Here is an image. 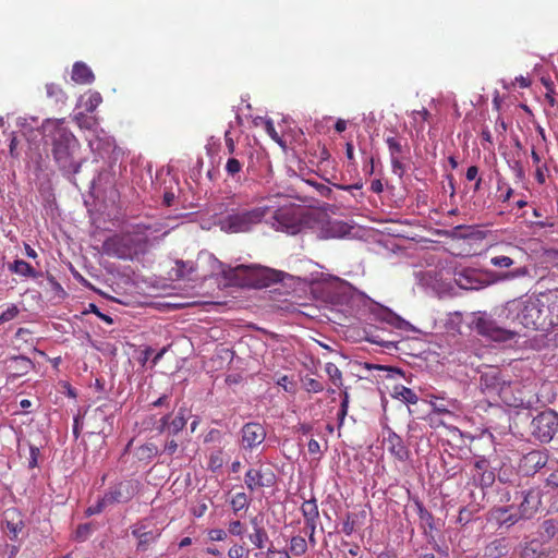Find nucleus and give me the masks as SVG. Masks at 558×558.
Here are the masks:
<instances>
[{
    "label": "nucleus",
    "mask_w": 558,
    "mask_h": 558,
    "mask_svg": "<svg viewBox=\"0 0 558 558\" xmlns=\"http://www.w3.org/2000/svg\"><path fill=\"white\" fill-rule=\"evenodd\" d=\"M452 250H447V252L452 255V256H456V257H461V258H464V257H471L472 255H475L476 252H472L471 247L470 246L469 248H461V246H451Z\"/></svg>",
    "instance_id": "54"
},
{
    "label": "nucleus",
    "mask_w": 558,
    "mask_h": 558,
    "mask_svg": "<svg viewBox=\"0 0 558 558\" xmlns=\"http://www.w3.org/2000/svg\"><path fill=\"white\" fill-rule=\"evenodd\" d=\"M272 480H274L272 473L270 474V477L267 478L266 482H264V475L262 474L260 471L250 469L245 474L244 482H245L246 487L251 492H254L258 487L270 486L274 483Z\"/></svg>",
    "instance_id": "21"
},
{
    "label": "nucleus",
    "mask_w": 558,
    "mask_h": 558,
    "mask_svg": "<svg viewBox=\"0 0 558 558\" xmlns=\"http://www.w3.org/2000/svg\"><path fill=\"white\" fill-rule=\"evenodd\" d=\"M186 410L181 408L177 415L170 420L169 424V434L170 435H177L180 433L186 425V416H185Z\"/></svg>",
    "instance_id": "31"
},
{
    "label": "nucleus",
    "mask_w": 558,
    "mask_h": 558,
    "mask_svg": "<svg viewBox=\"0 0 558 558\" xmlns=\"http://www.w3.org/2000/svg\"><path fill=\"white\" fill-rule=\"evenodd\" d=\"M558 533L557 524L554 520H545L542 523V537L546 539H551Z\"/></svg>",
    "instance_id": "44"
},
{
    "label": "nucleus",
    "mask_w": 558,
    "mask_h": 558,
    "mask_svg": "<svg viewBox=\"0 0 558 558\" xmlns=\"http://www.w3.org/2000/svg\"><path fill=\"white\" fill-rule=\"evenodd\" d=\"M351 227H349L345 222L342 221H331L328 223L325 232L330 238H343L349 234Z\"/></svg>",
    "instance_id": "29"
},
{
    "label": "nucleus",
    "mask_w": 558,
    "mask_h": 558,
    "mask_svg": "<svg viewBox=\"0 0 558 558\" xmlns=\"http://www.w3.org/2000/svg\"><path fill=\"white\" fill-rule=\"evenodd\" d=\"M89 313L96 314L101 320H104L105 323H107L109 325L113 324L112 317L100 312L99 308L97 307V305L94 303H89L88 307L83 311L84 315L89 314Z\"/></svg>",
    "instance_id": "52"
},
{
    "label": "nucleus",
    "mask_w": 558,
    "mask_h": 558,
    "mask_svg": "<svg viewBox=\"0 0 558 558\" xmlns=\"http://www.w3.org/2000/svg\"><path fill=\"white\" fill-rule=\"evenodd\" d=\"M531 435L542 444H548L558 433V413L553 409H546L533 416Z\"/></svg>",
    "instance_id": "6"
},
{
    "label": "nucleus",
    "mask_w": 558,
    "mask_h": 558,
    "mask_svg": "<svg viewBox=\"0 0 558 558\" xmlns=\"http://www.w3.org/2000/svg\"><path fill=\"white\" fill-rule=\"evenodd\" d=\"M510 551L508 538L500 537L489 542L484 548V556L487 558H502Z\"/></svg>",
    "instance_id": "18"
},
{
    "label": "nucleus",
    "mask_w": 558,
    "mask_h": 558,
    "mask_svg": "<svg viewBox=\"0 0 558 558\" xmlns=\"http://www.w3.org/2000/svg\"><path fill=\"white\" fill-rule=\"evenodd\" d=\"M102 102V97L98 92H89L83 97V107L86 112H94Z\"/></svg>",
    "instance_id": "32"
},
{
    "label": "nucleus",
    "mask_w": 558,
    "mask_h": 558,
    "mask_svg": "<svg viewBox=\"0 0 558 558\" xmlns=\"http://www.w3.org/2000/svg\"><path fill=\"white\" fill-rule=\"evenodd\" d=\"M19 308L15 304H12L11 306H9L1 315H0V322H2V324L9 322V320H12L14 319L17 315H19Z\"/></svg>",
    "instance_id": "56"
},
{
    "label": "nucleus",
    "mask_w": 558,
    "mask_h": 558,
    "mask_svg": "<svg viewBox=\"0 0 558 558\" xmlns=\"http://www.w3.org/2000/svg\"><path fill=\"white\" fill-rule=\"evenodd\" d=\"M107 506H108V504H107V502H105V498L102 497L101 499H99V500L97 501V504H96V505L88 507V508L86 509V511H85V514H86L87 517H90V515H94V514H98V513L102 512V510H104Z\"/></svg>",
    "instance_id": "59"
},
{
    "label": "nucleus",
    "mask_w": 558,
    "mask_h": 558,
    "mask_svg": "<svg viewBox=\"0 0 558 558\" xmlns=\"http://www.w3.org/2000/svg\"><path fill=\"white\" fill-rule=\"evenodd\" d=\"M545 553L542 550V545L537 541L526 543L522 548L521 558H544Z\"/></svg>",
    "instance_id": "30"
},
{
    "label": "nucleus",
    "mask_w": 558,
    "mask_h": 558,
    "mask_svg": "<svg viewBox=\"0 0 558 558\" xmlns=\"http://www.w3.org/2000/svg\"><path fill=\"white\" fill-rule=\"evenodd\" d=\"M365 367L367 369H378V371L387 372L388 373L387 378H391V377H393V375H399L402 377H404V375H405L403 369L396 367V366L365 363Z\"/></svg>",
    "instance_id": "40"
},
{
    "label": "nucleus",
    "mask_w": 558,
    "mask_h": 558,
    "mask_svg": "<svg viewBox=\"0 0 558 558\" xmlns=\"http://www.w3.org/2000/svg\"><path fill=\"white\" fill-rule=\"evenodd\" d=\"M521 300H511L492 313L478 312L472 320L473 329L495 342H507L518 336L513 327L519 324Z\"/></svg>",
    "instance_id": "2"
},
{
    "label": "nucleus",
    "mask_w": 558,
    "mask_h": 558,
    "mask_svg": "<svg viewBox=\"0 0 558 558\" xmlns=\"http://www.w3.org/2000/svg\"><path fill=\"white\" fill-rule=\"evenodd\" d=\"M548 172H549V169L545 162L542 166L535 167L536 182L541 185L545 184Z\"/></svg>",
    "instance_id": "55"
},
{
    "label": "nucleus",
    "mask_w": 558,
    "mask_h": 558,
    "mask_svg": "<svg viewBox=\"0 0 558 558\" xmlns=\"http://www.w3.org/2000/svg\"><path fill=\"white\" fill-rule=\"evenodd\" d=\"M514 500H520V504L517 508L514 507V510L523 520H527L533 517L538 508L539 495L534 489L515 490Z\"/></svg>",
    "instance_id": "10"
},
{
    "label": "nucleus",
    "mask_w": 558,
    "mask_h": 558,
    "mask_svg": "<svg viewBox=\"0 0 558 558\" xmlns=\"http://www.w3.org/2000/svg\"><path fill=\"white\" fill-rule=\"evenodd\" d=\"M157 537V534L154 533V531H146L145 534L143 535V537L141 539H138V543H137V550H142V551H145L148 546L155 542Z\"/></svg>",
    "instance_id": "49"
},
{
    "label": "nucleus",
    "mask_w": 558,
    "mask_h": 558,
    "mask_svg": "<svg viewBox=\"0 0 558 558\" xmlns=\"http://www.w3.org/2000/svg\"><path fill=\"white\" fill-rule=\"evenodd\" d=\"M194 264L193 262L191 260H182V259H177L175 260V277L178 279H182V278H185L187 277L190 274H192L194 271Z\"/></svg>",
    "instance_id": "36"
},
{
    "label": "nucleus",
    "mask_w": 558,
    "mask_h": 558,
    "mask_svg": "<svg viewBox=\"0 0 558 558\" xmlns=\"http://www.w3.org/2000/svg\"><path fill=\"white\" fill-rule=\"evenodd\" d=\"M304 385H305V389L308 391V392H320L324 390V386L323 384L317 380V379H314V378H307L305 381H304Z\"/></svg>",
    "instance_id": "57"
},
{
    "label": "nucleus",
    "mask_w": 558,
    "mask_h": 558,
    "mask_svg": "<svg viewBox=\"0 0 558 558\" xmlns=\"http://www.w3.org/2000/svg\"><path fill=\"white\" fill-rule=\"evenodd\" d=\"M92 533V523L80 524L75 530V539L77 542H84L88 538Z\"/></svg>",
    "instance_id": "51"
},
{
    "label": "nucleus",
    "mask_w": 558,
    "mask_h": 558,
    "mask_svg": "<svg viewBox=\"0 0 558 558\" xmlns=\"http://www.w3.org/2000/svg\"><path fill=\"white\" fill-rule=\"evenodd\" d=\"M480 512V507L477 505H468L462 507L459 510V514L457 518V523L462 526L469 524L470 522L478 519L477 513Z\"/></svg>",
    "instance_id": "28"
},
{
    "label": "nucleus",
    "mask_w": 558,
    "mask_h": 558,
    "mask_svg": "<svg viewBox=\"0 0 558 558\" xmlns=\"http://www.w3.org/2000/svg\"><path fill=\"white\" fill-rule=\"evenodd\" d=\"M135 247L136 246H100L98 252L107 256L132 260L138 254Z\"/></svg>",
    "instance_id": "20"
},
{
    "label": "nucleus",
    "mask_w": 558,
    "mask_h": 558,
    "mask_svg": "<svg viewBox=\"0 0 558 558\" xmlns=\"http://www.w3.org/2000/svg\"><path fill=\"white\" fill-rule=\"evenodd\" d=\"M39 456H40L39 448L31 445L29 446V458H28V468L29 469H34L38 465Z\"/></svg>",
    "instance_id": "61"
},
{
    "label": "nucleus",
    "mask_w": 558,
    "mask_h": 558,
    "mask_svg": "<svg viewBox=\"0 0 558 558\" xmlns=\"http://www.w3.org/2000/svg\"><path fill=\"white\" fill-rule=\"evenodd\" d=\"M270 211L269 206H258L251 209L233 210L219 219L218 226L227 233L250 232L259 225Z\"/></svg>",
    "instance_id": "4"
},
{
    "label": "nucleus",
    "mask_w": 558,
    "mask_h": 558,
    "mask_svg": "<svg viewBox=\"0 0 558 558\" xmlns=\"http://www.w3.org/2000/svg\"><path fill=\"white\" fill-rule=\"evenodd\" d=\"M239 154H235L234 157L228 158L225 170L229 177L232 179H236L240 175V172L243 169L244 163L239 159Z\"/></svg>",
    "instance_id": "33"
},
{
    "label": "nucleus",
    "mask_w": 558,
    "mask_h": 558,
    "mask_svg": "<svg viewBox=\"0 0 558 558\" xmlns=\"http://www.w3.org/2000/svg\"><path fill=\"white\" fill-rule=\"evenodd\" d=\"M232 509L238 512L248 507V499L245 493H238L231 500Z\"/></svg>",
    "instance_id": "48"
},
{
    "label": "nucleus",
    "mask_w": 558,
    "mask_h": 558,
    "mask_svg": "<svg viewBox=\"0 0 558 558\" xmlns=\"http://www.w3.org/2000/svg\"><path fill=\"white\" fill-rule=\"evenodd\" d=\"M71 77L77 84H90L95 80L90 68L83 62H75L73 64Z\"/></svg>",
    "instance_id": "22"
},
{
    "label": "nucleus",
    "mask_w": 558,
    "mask_h": 558,
    "mask_svg": "<svg viewBox=\"0 0 558 558\" xmlns=\"http://www.w3.org/2000/svg\"><path fill=\"white\" fill-rule=\"evenodd\" d=\"M489 520L495 521L499 527H510L523 520L514 510V506L494 507L489 511Z\"/></svg>",
    "instance_id": "14"
},
{
    "label": "nucleus",
    "mask_w": 558,
    "mask_h": 558,
    "mask_svg": "<svg viewBox=\"0 0 558 558\" xmlns=\"http://www.w3.org/2000/svg\"><path fill=\"white\" fill-rule=\"evenodd\" d=\"M24 526L25 525L22 520L14 522L13 520L5 519V530L9 533L10 539H16L19 536V533L22 532Z\"/></svg>",
    "instance_id": "43"
},
{
    "label": "nucleus",
    "mask_w": 558,
    "mask_h": 558,
    "mask_svg": "<svg viewBox=\"0 0 558 558\" xmlns=\"http://www.w3.org/2000/svg\"><path fill=\"white\" fill-rule=\"evenodd\" d=\"M5 364H8V368L11 369V373L8 375V379L15 380L26 374H28L35 366L34 362L25 356V355H13L10 356Z\"/></svg>",
    "instance_id": "16"
},
{
    "label": "nucleus",
    "mask_w": 558,
    "mask_h": 558,
    "mask_svg": "<svg viewBox=\"0 0 558 558\" xmlns=\"http://www.w3.org/2000/svg\"><path fill=\"white\" fill-rule=\"evenodd\" d=\"M301 511L305 520V525L313 527V521H317L319 517L318 506L315 498L305 500L301 506Z\"/></svg>",
    "instance_id": "25"
},
{
    "label": "nucleus",
    "mask_w": 558,
    "mask_h": 558,
    "mask_svg": "<svg viewBox=\"0 0 558 558\" xmlns=\"http://www.w3.org/2000/svg\"><path fill=\"white\" fill-rule=\"evenodd\" d=\"M312 214L294 205L280 207L274 211L272 227L277 231L298 234L310 227Z\"/></svg>",
    "instance_id": "5"
},
{
    "label": "nucleus",
    "mask_w": 558,
    "mask_h": 558,
    "mask_svg": "<svg viewBox=\"0 0 558 558\" xmlns=\"http://www.w3.org/2000/svg\"><path fill=\"white\" fill-rule=\"evenodd\" d=\"M386 252L384 257L389 259L392 264L399 263L402 258L407 257V248L408 246H385Z\"/></svg>",
    "instance_id": "34"
},
{
    "label": "nucleus",
    "mask_w": 558,
    "mask_h": 558,
    "mask_svg": "<svg viewBox=\"0 0 558 558\" xmlns=\"http://www.w3.org/2000/svg\"><path fill=\"white\" fill-rule=\"evenodd\" d=\"M413 502L416 508L417 515L422 522V527H428L430 531L435 530V519L430 511H428L418 497H414Z\"/></svg>",
    "instance_id": "24"
},
{
    "label": "nucleus",
    "mask_w": 558,
    "mask_h": 558,
    "mask_svg": "<svg viewBox=\"0 0 558 558\" xmlns=\"http://www.w3.org/2000/svg\"><path fill=\"white\" fill-rule=\"evenodd\" d=\"M159 450L155 444L147 442L138 448L140 460H150L158 456Z\"/></svg>",
    "instance_id": "41"
},
{
    "label": "nucleus",
    "mask_w": 558,
    "mask_h": 558,
    "mask_svg": "<svg viewBox=\"0 0 558 558\" xmlns=\"http://www.w3.org/2000/svg\"><path fill=\"white\" fill-rule=\"evenodd\" d=\"M47 283L49 286L50 291L53 292L54 298H57L58 301H62L68 296L66 291L56 280V278L49 272H47Z\"/></svg>",
    "instance_id": "37"
},
{
    "label": "nucleus",
    "mask_w": 558,
    "mask_h": 558,
    "mask_svg": "<svg viewBox=\"0 0 558 558\" xmlns=\"http://www.w3.org/2000/svg\"><path fill=\"white\" fill-rule=\"evenodd\" d=\"M216 263L217 269L226 280V283L238 288L262 289L272 283L281 282L287 277L293 278L289 274L259 264H241L232 267L217 259Z\"/></svg>",
    "instance_id": "3"
},
{
    "label": "nucleus",
    "mask_w": 558,
    "mask_h": 558,
    "mask_svg": "<svg viewBox=\"0 0 558 558\" xmlns=\"http://www.w3.org/2000/svg\"><path fill=\"white\" fill-rule=\"evenodd\" d=\"M244 553H245V549L243 546L241 545H233L229 551H228V556L230 558H242L244 556Z\"/></svg>",
    "instance_id": "64"
},
{
    "label": "nucleus",
    "mask_w": 558,
    "mask_h": 558,
    "mask_svg": "<svg viewBox=\"0 0 558 558\" xmlns=\"http://www.w3.org/2000/svg\"><path fill=\"white\" fill-rule=\"evenodd\" d=\"M531 258L534 259L536 265H539L544 268H549L551 266L558 265V248L553 246H537L532 251L530 255Z\"/></svg>",
    "instance_id": "17"
},
{
    "label": "nucleus",
    "mask_w": 558,
    "mask_h": 558,
    "mask_svg": "<svg viewBox=\"0 0 558 558\" xmlns=\"http://www.w3.org/2000/svg\"><path fill=\"white\" fill-rule=\"evenodd\" d=\"M473 478L484 489L494 484L496 476L493 470H488L474 475Z\"/></svg>",
    "instance_id": "39"
},
{
    "label": "nucleus",
    "mask_w": 558,
    "mask_h": 558,
    "mask_svg": "<svg viewBox=\"0 0 558 558\" xmlns=\"http://www.w3.org/2000/svg\"><path fill=\"white\" fill-rule=\"evenodd\" d=\"M456 282L464 290H480L489 284L487 275L474 268H463L457 271Z\"/></svg>",
    "instance_id": "11"
},
{
    "label": "nucleus",
    "mask_w": 558,
    "mask_h": 558,
    "mask_svg": "<svg viewBox=\"0 0 558 558\" xmlns=\"http://www.w3.org/2000/svg\"><path fill=\"white\" fill-rule=\"evenodd\" d=\"M478 387L482 393L489 398L502 399V393L509 388V383L502 377L501 371L496 366H484L478 371Z\"/></svg>",
    "instance_id": "8"
},
{
    "label": "nucleus",
    "mask_w": 558,
    "mask_h": 558,
    "mask_svg": "<svg viewBox=\"0 0 558 558\" xmlns=\"http://www.w3.org/2000/svg\"><path fill=\"white\" fill-rule=\"evenodd\" d=\"M307 544L303 536H293L290 542V551L294 556H301L306 553Z\"/></svg>",
    "instance_id": "38"
},
{
    "label": "nucleus",
    "mask_w": 558,
    "mask_h": 558,
    "mask_svg": "<svg viewBox=\"0 0 558 558\" xmlns=\"http://www.w3.org/2000/svg\"><path fill=\"white\" fill-rule=\"evenodd\" d=\"M208 536L211 541H223L227 537V532L222 529H213L209 531Z\"/></svg>",
    "instance_id": "63"
},
{
    "label": "nucleus",
    "mask_w": 558,
    "mask_h": 558,
    "mask_svg": "<svg viewBox=\"0 0 558 558\" xmlns=\"http://www.w3.org/2000/svg\"><path fill=\"white\" fill-rule=\"evenodd\" d=\"M525 463H533L534 468L541 469L545 465L546 460L539 451H531L524 457Z\"/></svg>",
    "instance_id": "46"
},
{
    "label": "nucleus",
    "mask_w": 558,
    "mask_h": 558,
    "mask_svg": "<svg viewBox=\"0 0 558 558\" xmlns=\"http://www.w3.org/2000/svg\"><path fill=\"white\" fill-rule=\"evenodd\" d=\"M388 146L390 161L393 173L402 177L405 172V167L402 162L404 155L409 151V146L405 140L397 136H388L386 138Z\"/></svg>",
    "instance_id": "9"
},
{
    "label": "nucleus",
    "mask_w": 558,
    "mask_h": 558,
    "mask_svg": "<svg viewBox=\"0 0 558 558\" xmlns=\"http://www.w3.org/2000/svg\"><path fill=\"white\" fill-rule=\"evenodd\" d=\"M83 417H84V414H81L80 412L74 416L73 418V428H72V433H73V436H74V439H78L80 435H81V432H82V428H83Z\"/></svg>",
    "instance_id": "58"
},
{
    "label": "nucleus",
    "mask_w": 558,
    "mask_h": 558,
    "mask_svg": "<svg viewBox=\"0 0 558 558\" xmlns=\"http://www.w3.org/2000/svg\"><path fill=\"white\" fill-rule=\"evenodd\" d=\"M242 445L245 449L259 446L266 438V429L258 422H248L241 429Z\"/></svg>",
    "instance_id": "13"
},
{
    "label": "nucleus",
    "mask_w": 558,
    "mask_h": 558,
    "mask_svg": "<svg viewBox=\"0 0 558 558\" xmlns=\"http://www.w3.org/2000/svg\"><path fill=\"white\" fill-rule=\"evenodd\" d=\"M490 263L496 267H510L515 264V260L508 256H496L492 258Z\"/></svg>",
    "instance_id": "60"
},
{
    "label": "nucleus",
    "mask_w": 558,
    "mask_h": 558,
    "mask_svg": "<svg viewBox=\"0 0 558 558\" xmlns=\"http://www.w3.org/2000/svg\"><path fill=\"white\" fill-rule=\"evenodd\" d=\"M105 408H106L105 405L96 408L95 411H94V417L97 418V420H100L106 425L100 427V428H98L97 430H93V432L89 433L90 435H93V434L101 435L102 438H104V440H102L104 444L106 441V438L113 430V421H114L113 414H107L106 411H105Z\"/></svg>",
    "instance_id": "19"
},
{
    "label": "nucleus",
    "mask_w": 558,
    "mask_h": 558,
    "mask_svg": "<svg viewBox=\"0 0 558 558\" xmlns=\"http://www.w3.org/2000/svg\"><path fill=\"white\" fill-rule=\"evenodd\" d=\"M47 97L52 99L54 102H64L66 95L62 87L56 83L46 84Z\"/></svg>",
    "instance_id": "35"
},
{
    "label": "nucleus",
    "mask_w": 558,
    "mask_h": 558,
    "mask_svg": "<svg viewBox=\"0 0 558 558\" xmlns=\"http://www.w3.org/2000/svg\"><path fill=\"white\" fill-rule=\"evenodd\" d=\"M387 437L384 438L388 451L399 461L405 462L411 458V452L405 446L403 439L391 428H387Z\"/></svg>",
    "instance_id": "15"
},
{
    "label": "nucleus",
    "mask_w": 558,
    "mask_h": 558,
    "mask_svg": "<svg viewBox=\"0 0 558 558\" xmlns=\"http://www.w3.org/2000/svg\"><path fill=\"white\" fill-rule=\"evenodd\" d=\"M381 319L397 329L400 327L401 322H403V318L401 316L393 313L389 308H386L384 311Z\"/></svg>",
    "instance_id": "47"
},
{
    "label": "nucleus",
    "mask_w": 558,
    "mask_h": 558,
    "mask_svg": "<svg viewBox=\"0 0 558 558\" xmlns=\"http://www.w3.org/2000/svg\"><path fill=\"white\" fill-rule=\"evenodd\" d=\"M342 401L340 404V410L338 412V426L341 427L344 421L345 415L348 414V408H349V393L347 390L342 392Z\"/></svg>",
    "instance_id": "50"
},
{
    "label": "nucleus",
    "mask_w": 558,
    "mask_h": 558,
    "mask_svg": "<svg viewBox=\"0 0 558 558\" xmlns=\"http://www.w3.org/2000/svg\"><path fill=\"white\" fill-rule=\"evenodd\" d=\"M365 518L366 511L364 510L360 511L359 513L348 512L345 520L343 521L342 532L347 536H350L355 531V527L361 523V520H364Z\"/></svg>",
    "instance_id": "26"
},
{
    "label": "nucleus",
    "mask_w": 558,
    "mask_h": 558,
    "mask_svg": "<svg viewBox=\"0 0 558 558\" xmlns=\"http://www.w3.org/2000/svg\"><path fill=\"white\" fill-rule=\"evenodd\" d=\"M521 300L519 325L533 330L544 329L546 312L544 304L537 298Z\"/></svg>",
    "instance_id": "7"
},
{
    "label": "nucleus",
    "mask_w": 558,
    "mask_h": 558,
    "mask_svg": "<svg viewBox=\"0 0 558 558\" xmlns=\"http://www.w3.org/2000/svg\"><path fill=\"white\" fill-rule=\"evenodd\" d=\"M9 270L15 274H19L24 277L39 278L43 277L41 271H37L23 259H15L13 263H10L8 266Z\"/></svg>",
    "instance_id": "23"
},
{
    "label": "nucleus",
    "mask_w": 558,
    "mask_h": 558,
    "mask_svg": "<svg viewBox=\"0 0 558 558\" xmlns=\"http://www.w3.org/2000/svg\"><path fill=\"white\" fill-rule=\"evenodd\" d=\"M250 541L259 549L265 547V543L269 541L268 534L265 529H255V532L250 535Z\"/></svg>",
    "instance_id": "42"
},
{
    "label": "nucleus",
    "mask_w": 558,
    "mask_h": 558,
    "mask_svg": "<svg viewBox=\"0 0 558 558\" xmlns=\"http://www.w3.org/2000/svg\"><path fill=\"white\" fill-rule=\"evenodd\" d=\"M170 417H171V415H170V414H166V415H163V416L158 421V424L156 425L155 429H156L159 434H162V433H165L166 430H168V432H169Z\"/></svg>",
    "instance_id": "62"
},
{
    "label": "nucleus",
    "mask_w": 558,
    "mask_h": 558,
    "mask_svg": "<svg viewBox=\"0 0 558 558\" xmlns=\"http://www.w3.org/2000/svg\"><path fill=\"white\" fill-rule=\"evenodd\" d=\"M325 371L328 374L330 380L336 386H341L342 385L341 372H340V369L338 368V366L336 364L327 363L326 366H325Z\"/></svg>",
    "instance_id": "45"
},
{
    "label": "nucleus",
    "mask_w": 558,
    "mask_h": 558,
    "mask_svg": "<svg viewBox=\"0 0 558 558\" xmlns=\"http://www.w3.org/2000/svg\"><path fill=\"white\" fill-rule=\"evenodd\" d=\"M41 129L45 144L51 146L59 169L65 174H76L81 169V161L76 159L80 142L64 125V120L47 119Z\"/></svg>",
    "instance_id": "1"
},
{
    "label": "nucleus",
    "mask_w": 558,
    "mask_h": 558,
    "mask_svg": "<svg viewBox=\"0 0 558 558\" xmlns=\"http://www.w3.org/2000/svg\"><path fill=\"white\" fill-rule=\"evenodd\" d=\"M529 272H530L529 268L525 265H523V266H519L512 270L507 271L502 278L504 279H515V278H520V277H525L529 275Z\"/></svg>",
    "instance_id": "53"
},
{
    "label": "nucleus",
    "mask_w": 558,
    "mask_h": 558,
    "mask_svg": "<svg viewBox=\"0 0 558 558\" xmlns=\"http://www.w3.org/2000/svg\"><path fill=\"white\" fill-rule=\"evenodd\" d=\"M391 396L396 399L402 400L408 404H415L418 401L417 395L410 388H407L402 385H396L393 387V391Z\"/></svg>",
    "instance_id": "27"
},
{
    "label": "nucleus",
    "mask_w": 558,
    "mask_h": 558,
    "mask_svg": "<svg viewBox=\"0 0 558 558\" xmlns=\"http://www.w3.org/2000/svg\"><path fill=\"white\" fill-rule=\"evenodd\" d=\"M135 496V487L131 481H123L111 486L104 495L105 502L109 505L125 504Z\"/></svg>",
    "instance_id": "12"
}]
</instances>
